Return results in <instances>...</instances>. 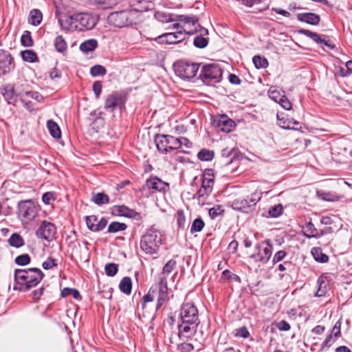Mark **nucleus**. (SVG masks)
I'll return each mask as SVG.
<instances>
[{
	"instance_id": "nucleus-26",
	"label": "nucleus",
	"mask_w": 352,
	"mask_h": 352,
	"mask_svg": "<svg viewBox=\"0 0 352 352\" xmlns=\"http://www.w3.org/2000/svg\"><path fill=\"white\" fill-rule=\"evenodd\" d=\"M98 46L96 39L91 38L82 42L79 47L81 52L85 54L94 51Z\"/></svg>"
},
{
	"instance_id": "nucleus-49",
	"label": "nucleus",
	"mask_w": 352,
	"mask_h": 352,
	"mask_svg": "<svg viewBox=\"0 0 352 352\" xmlns=\"http://www.w3.org/2000/svg\"><path fill=\"white\" fill-rule=\"evenodd\" d=\"M177 264V262L174 259L169 260L164 266L162 270V275H164L163 277H166L168 276L173 270Z\"/></svg>"
},
{
	"instance_id": "nucleus-46",
	"label": "nucleus",
	"mask_w": 352,
	"mask_h": 352,
	"mask_svg": "<svg viewBox=\"0 0 352 352\" xmlns=\"http://www.w3.org/2000/svg\"><path fill=\"white\" fill-rule=\"evenodd\" d=\"M283 210V207L281 204H276L272 206L268 210V214L270 217L276 218L279 217Z\"/></svg>"
},
{
	"instance_id": "nucleus-1",
	"label": "nucleus",
	"mask_w": 352,
	"mask_h": 352,
	"mask_svg": "<svg viewBox=\"0 0 352 352\" xmlns=\"http://www.w3.org/2000/svg\"><path fill=\"white\" fill-rule=\"evenodd\" d=\"M180 323L177 328L179 336L186 338L195 336L199 324V311L192 302H184L181 306L179 314Z\"/></svg>"
},
{
	"instance_id": "nucleus-39",
	"label": "nucleus",
	"mask_w": 352,
	"mask_h": 352,
	"mask_svg": "<svg viewBox=\"0 0 352 352\" xmlns=\"http://www.w3.org/2000/svg\"><path fill=\"white\" fill-rule=\"evenodd\" d=\"M317 284L318 289L315 294L316 296H324L327 292V283L322 278H318Z\"/></svg>"
},
{
	"instance_id": "nucleus-14",
	"label": "nucleus",
	"mask_w": 352,
	"mask_h": 352,
	"mask_svg": "<svg viewBox=\"0 0 352 352\" xmlns=\"http://www.w3.org/2000/svg\"><path fill=\"white\" fill-rule=\"evenodd\" d=\"M153 298L157 300L156 309H159L168 300L166 277H160V281L151 287Z\"/></svg>"
},
{
	"instance_id": "nucleus-48",
	"label": "nucleus",
	"mask_w": 352,
	"mask_h": 352,
	"mask_svg": "<svg viewBox=\"0 0 352 352\" xmlns=\"http://www.w3.org/2000/svg\"><path fill=\"white\" fill-rule=\"evenodd\" d=\"M225 210L223 209V207L221 205H216L213 208H210L209 210V216L212 219H215L219 215H221L224 213Z\"/></svg>"
},
{
	"instance_id": "nucleus-28",
	"label": "nucleus",
	"mask_w": 352,
	"mask_h": 352,
	"mask_svg": "<svg viewBox=\"0 0 352 352\" xmlns=\"http://www.w3.org/2000/svg\"><path fill=\"white\" fill-rule=\"evenodd\" d=\"M302 229L304 235L307 238H318V230L311 221L307 223Z\"/></svg>"
},
{
	"instance_id": "nucleus-32",
	"label": "nucleus",
	"mask_w": 352,
	"mask_h": 352,
	"mask_svg": "<svg viewBox=\"0 0 352 352\" xmlns=\"http://www.w3.org/2000/svg\"><path fill=\"white\" fill-rule=\"evenodd\" d=\"M54 45L57 52L64 53L67 49V43L65 38L59 35L57 36L54 40Z\"/></svg>"
},
{
	"instance_id": "nucleus-25",
	"label": "nucleus",
	"mask_w": 352,
	"mask_h": 352,
	"mask_svg": "<svg viewBox=\"0 0 352 352\" xmlns=\"http://www.w3.org/2000/svg\"><path fill=\"white\" fill-rule=\"evenodd\" d=\"M212 190H208L205 187H201L197 191L193 198L197 199L198 204L204 206L207 204V200L212 193Z\"/></svg>"
},
{
	"instance_id": "nucleus-11",
	"label": "nucleus",
	"mask_w": 352,
	"mask_h": 352,
	"mask_svg": "<svg viewBox=\"0 0 352 352\" xmlns=\"http://www.w3.org/2000/svg\"><path fill=\"white\" fill-rule=\"evenodd\" d=\"M177 138L170 135L156 134L155 142L158 151L162 154H166L171 151L179 148Z\"/></svg>"
},
{
	"instance_id": "nucleus-35",
	"label": "nucleus",
	"mask_w": 352,
	"mask_h": 352,
	"mask_svg": "<svg viewBox=\"0 0 352 352\" xmlns=\"http://www.w3.org/2000/svg\"><path fill=\"white\" fill-rule=\"evenodd\" d=\"M92 201L98 206L109 203V196L104 192H98L92 197Z\"/></svg>"
},
{
	"instance_id": "nucleus-23",
	"label": "nucleus",
	"mask_w": 352,
	"mask_h": 352,
	"mask_svg": "<svg viewBox=\"0 0 352 352\" xmlns=\"http://www.w3.org/2000/svg\"><path fill=\"white\" fill-rule=\"evenodd\" d=\"M296 18L300 22L312 25H317L320 21V16L313 12L298 13Z\"/></svg>"
},
{
	"instance_id": "nucleus-20",
	"label": "nucleus",
	"mask_w": 352,
	"mask_h": 352,
	"mask_svg": "<svg viewBox=\"0 0 352 352\" xmlns=\"http://www.w3.org/2000/svg\"><path fill=\"white\" fill-rule=\"evenodd\" d=\"M111 212L113 215L122 216L128 218H133L136 220L142 219L140 213L133 209H131L124 205L114 206L111 208Z\"/></svg>"
},
{
	"instance_id": "nucleus-50",
	"label": "nucleus",
	"mask_w": 352,
	"mask_h": 352,
	"mask_svg": "<svg viewBox=\"0 0 352 352\" xmlns=\"http://www.w3.org/2000/svg\"><path fill=\"white\" fill-rule=\"evenodd\" d=\"M118 271V265L116 263H108L104 267V272L108 276H115Z\"/></svg>"
},
{
	"instance_id": "nucleus-22",
	"label": "nucleus",
	"mask_w": 352,
	"mask_h": 352,
	"mask_svg": "<svg viewBox=\"0 0 352 352\" xmlns=\"http://www.w3.org/2000/svg\"><path fill=\"white\" fill-rule=\"evenodd\" d=\"M298 32L301 34H303L307 37L311 38L314 41L318 44H324L329 49L333 50L336 47L335 45L329 42V41H327L325 39L324 35L318 34L316 32H311L309 30L302 29L298 30Z\"/></svg>"
},
{
	"instance_id": "nucleus-21",
	"label": "nucleus",
	"mask_w": 352,
	"mask_h": 352,
	"mask_svg": "<svg viewBox=\"0 0 352 352\" xmlns=\"http://www.w3.org/2000/svg\"><path fill=\"white\" fill-rule=\"evenodd\" d=\"M214 124L217 129L226 133L231 132L236 126L234 121L226 115H221L219 118L215 119Z\"/></svg>"
},
{
	"instance_id": "nucleus-16",
	"label": "nucleus",
	"mask_w": 352,
	"mask_h": 352,
	"mask_svg": "<svg viewBox=\"0 0 352 352\" xmlns=\"http://www.w3.org/2000/svg\"><path fill=\"white\" fill-rule=\"evenodd\" d=\"M126 100L118 92H113L107 96L104 108L106 111L113 113L116 109L122 110L125 107Z\"/></svg>"
},
{
	"instance_id": "nucleus-54",
	"label": "nucleus",
	"mask_w": 352,
	"mask_h": 352,
	"mask_svg": "<svg viewBox=\"0 0 352 352\" xmlns=\"http://www.w3.org/2000/svg\"><path fill=\"white\" fill-rule=\"evenodd\" d=\"M176 218L178 227L182 229L184 228L186 217L184 211L182 210H178L177 212Z\"/></svg>"
},
{
	"instance_id": "nucleus-19",
	"label": "nucleus",
	"mask_w": 352,
	"mask_h": 352,
	"mask_svg": "<svg viewBox=\"0 0 352 352\" xmlns=\"http://www.w3.org/2000/svg\"><path fill=\"white\" fill-rule=\"evenodd\" d=\"M14 67L11 54L8 51L0 49V76L9 73Z\"/></svg>"
},
{
	"instance_id": "nucleus-30",
	"label": "nucleus",
	"mask_w": 352,
	"mask_h": 352,
	"mask_svg": "<svg viewBox=\"0 0 352 352\" xmlns=\"http://www.w3.org/2000/svg\"><path fill=\"white\" fill-rule=\"evenodd\" d=\"M47 126L51 135L54 138H60L61 137V132L58 125L53 120H48Z\"/></svg>"
},
{
	"instance_id": "nucleus-36",
	"label": "nucleus",
	"mask_w": 352,
	"mask_h": 352,
	"mask_svg": "<svg viewBox=\"0 0 352 352\" xmlns=\"http://www.w3.org/2000/svg\"><path fill=\"white\" fill-rule=\"evenodd\" d=\"M199 33L200 34L195 37L193 44L197 48H204L208 45L209 38H205L204 36L208 35V34H201V32Z\"/></svg>"
},
{
	"instance_id": "nucleus-4",
	"label": "nucleus",
	"mask_w": 352,
	"mask_h": 352,
	"mask_svg": "<svg viewBox=\"0 0 352 352\" xmlns=\"http://www.w3.org/2000/svg\"><path fill=\"white\" fill-rule=\"evenodd\" d=\"M164 237L162 232L154 226L147 229L140 241V248L146 254L152 255L158 251Z\"/></svg>"
},
{
	"instance_id": "nucleus-31",
	"label": "nucleus",
	"mask_w": 352,
	"mask_h": 352,
	"mask_svg": "<svg viewBox=\"0 0 352 352\" xmlns=\"http://www.w3.org/2000/svg\"><path fill=\"white\" fill-rule=\"evenodd\" d=\"M155 16V18L162 23H169L176 21V15L173 14L165 13L163 12H157Z\"/></svg>"
},
{
	"instance_id": "nucleus-61",
	"label": "nucleus",
	"mask_w": 352,
	"mask_h": 352,
	"mask_svg": "<svg viewBox=\"0 0 352 352\" xmlns=\"http://www.w3.org/2000/svg\"><path fill=\"white\" fill-rule=\"evenodd\" d=\"M177 350L179 352H192L194 350V346L190 343L183 342L178 345Z\"/></svg>"
},
{
	"instance_id": "nucleus-47",
	"label": "nucleus",
	"mask_w": 352,
	"mask_h": 352,
	"mask_svg": "<svg viewBox=\"0 0 352 352\" xmlns=\"http://www.w3.org/2000/svg\"><path fill=\"white\" fill-rule=\"evenodd\" d=\"M237 153V150L232 148L228 149L225 148L221 151V155L226 158H230V160H228L226 162L227 164L231 163L233 161V159L235 157Z\"/></svg>"
},
{
	"instance_id": "nucleus-44",
	"label": "nucleus",
	"mask_w": 352,
	"mask_h": 352,
	"mask_svg": "<svg viewBox=\"0 0 352 352\" xmlns=\"http://www.w3.org/2000/svg\"><path fill=\"white\" fill-rule=\"evenodd\" d=\"M20 94L27 97L28 99L32 98L38 102H41L43 100V97L37 91H29L20 92Z\"/></svg>"
},
{
	"instance_id": "nucleus-33",
	"label": "nucleus",
	"mask_w": 352,
	"mask_h": 352,
	"mask_svg": "<svg viewBox=\"0 0 352 352\" xmlns=\"http://www.w3.org/2000/svg\"><path fill=\"white\" fill-rule=\"evenodd\" d=\"M8 243L10 246L19 248L24 245V240L20 234L14 233L8 239Z\"/></svg>"
},
{
	"instance_id": "nucleus-55",
	"label": "nucleus",
	"mask_w": 352,
	"mask_h": 352,
	"mask_svg": "<svg viewBox=\"0 0 352 352\" xmlns=\"http://www.w3.org/2000/svg\"><path fill=\"white\" fill-rule=\"evenodd\" d=\"M222 278L230 280L240 282V277L228 270H226L223 272Z\"/></svg>"
},
{
	"instance_id": "nucleus-40",
	"label": "nucleus",
	"mask_w": 352,
	"mask_h": 352,
	"mask_svg": "<svg viewBox=\"0 0 352 352\" xmlns=\"http://www.w3.org/2000/svg\"><path fill=\"white\" fill-rule=\"evenodd\" d=\"M311 253L316 261L320 263H327L329 261V256L327 254L322 253L320 249L313 248Z\"/></svg>"
},
{
	"instance_id": "nucleus-56",
	"label": "nucleus",
	"mask_w": 352,
	"mask_h": 352,
	"mask_svg": "<svg viewBox=\"0 0 352 352\" xmlns=\"http://www.w3.org/2000/svg\"><path fill=\"white\" fill-rule=\"evenodd\" d=\"M58 263L56 262V260L54 258H52L51 257H49L46 261H45L42 263V267L45 270H50L53 267H57Z\"/></svg>"
},
{
	"instance_id": "nucleus-38",
	"label": "nucleus",
	"mask_w": 352,
	"mask_h": 352,
	"mask_svg": "<svg viewBox=\"0 0 352 352\" xmlns=\"http://www.w3.org/2000/svg\"><path fill=\"white\" fill-rule=\"evenodd\" d=\"M21 57L23 60L29 63H34L38 60V56L36 52L30 50L22 51Z\"/></svg>"
},
{
	"instance_id": "nucleus-41",
	"label": "nucleus",
	"mask_w": 352,
	"mask_h": 352,
	"mask_svg": "<svg viewBox=\"0 0 352 352\" xmlns=\"http://www.w3.org/2000/svg\"><path fill=\"white\" fill-rule=\"evenodd\" d=\"M197 157L201 161H210L214 157V152L206 148H203L198 153Z\"/></svg>"
},
{
	"instance_id": "nucleus-29",
	"label": "nucleus",
	"mask_w": 352,
	"mask_h": 352,
	"mask_svg": "<svg viewBox=\"0 0 352 352\" xmlns=\"http://www.w3.org/2000/svg\"><path fill=\"white\" fill-rule=\"evenodd\" d=\"M119 288L124 294L126 295L130 294L132 289L131 278L129 276L124 277L119 284Z\"/></svg>"
},
{
	"instance_id": "nucleus-12",
	"label": "nucleus",
	"mask_w": 352,
	"mask_h": 352,
	"mask_svg": "<svg viewBox=\"0 0 352 352\" xmlns=\"http://www.w3.org/2000/svg\"><path fill=\"white\" fill-rule=\"evenodd\" d=\"M261 196L258 192H253L247 198H239L232 201V208L243 212L249 213L255 209L257 202L261 199Z\"/></svg>"
},
{
	"instance_id": "nucleus-24",
	"label": "nucleus",
	"mask_w": 352,
	"mask_h": 352,
	"mask_svg": "<svg viewBox=\"0 0 352 352\" xmlns=\"http://www.w3.org/2000/svg\"><path fill=\"white\" fill-rule=\"evenodd\" d=\"M2 94L5 100L9 104H14L17 98L19 97V93H15L12 85H6L4 86L2 90Z\"/></svg>"
},
{
	"instance_id": "nucleus-45",
	"label": "nucleus",
	"mask_w": 352,
	"mask_h": 352,
	"mask_svg": "<svg viewBox=\"0 0 352 352\" xmlns=\"http://www.w3.org/2000/svg\"><path fill=\"white\" fill-rule=\"evenodd\" d=\"M107 73V70L104 67L100 65H96L91 67L90 74L92 76H104Z\"/></svg>"
},
{
	"instance_id": "nucleus-63",
	"label": "nucleus",
	"mask_w": 352,
	"mask_h": 352,
	"mask_svg": "<svg viewBox=\"0 0 352 352\" xmlns=\"http://www.w3.org/2000/svg\"><path fill=\"white\" fill-rule=\"evenodd\" d=\"M341 322L340 321H338L336 322L334 326L332 328L331 333L332 336L335 338H338L341 336Z\"/></svg>"
},
{
	"instance_id": "nucleus-53",
	"label": "nucleus",
	"mask_w": 352,
	"mask_h": 352,
	"mask_svg": "<svg viewBox=\"0 0 352 352\" xmlns=\"http://www.w3.org/2000/svg\"><path fill=\"white\" fill-rule=\"evenodd\" d=\"M19 95L21 101L23 104V107L29 111H32L34 110V103L20 93H19Z\"/></svg>"
},
{
	"instance_id": "nucleus-8",
	"label": "nucleus",
	"mask_w": 352,
	"mask_h": 352,
	"mask_svg": "<svg viewBox=\"0 0 352 352\" xmlns=\"http://www.w3.org/2000/svg\"><path fill=\"white\" fill-rule=\"evenodd\" d=\"M222 70L217 64H207L202 66L199 78L206 85L220 82Z\"/></svg>"
},
{
	"instance_id": "nucleus-58",
	"label": "nucleus",
	"mask_w": 352,
	"mask_h": 352,
	"mask_svg": "<svg viewBox=\"0 0 352 352\" xmlns=\"http://www.w3.org/2000/svg\"><path fill=\"white\" fill-rule=\"evenodd\" d=\"M85 221L89 230L92 231V229L95 226V224L98 221V217L96 215L87 216L85 217Z\"/></svg>"
},
{
	"instance_id": "nucleus-59",
	"label": "nucleus",
	"mask_w": 352,
	"mask_h": 352,
	"mask_svg": "<svg viewBox=\"0 0 352 352\" xmlns=\"http://www.w3.org/2000/svg\"><path fill=\"white\" fill-rule=\"evenodd\" d=\"M275 326L280 331H288L291 329L290 324L285 320L276 322Z\"/></svg>"
},
{
	"instance_id": "nucleus-2",
	"label": "nucleus",
	"mask_w": 352,
	"mask_h": 352,
	"mask_svg": "<svg viewBox=\"0 0 352 352\" xmlns=\"http://www.w3.org/2000/svg\"><path fill=\"white\" fill-rule=\"evenodd\" d=\"M98 19L89 12H79L58 19V23L65 31L84 32L91 30L96 25Z\"/></svg>"
},
{
	"instance_id": "nucleus-60",
	"label": "nucleus",
	"mask_w": 352,
	"mask_h": 352,
	"mask_svg": "<svg viewBox=\"0 0 352 352\" xmlns=\"http://www.w3.org/2000/svg\"><path fill=\"white\" fill-rule=\"evenodd\" d=\"M287 255V253L285 250H279L278 251L274 256L272 258L273 264H276L278 262L283 261Z\"/></svg>"
},
{
	"instance_id": "nucleus-42",
	"label": "nucleus",
	"mask_w": 352,
	"mask_h": 352,
	"mask_svg": "<svg viewBox=\"0 0 352 352\" xmlns=\"http://www.w3.org/2000/svg\"><path fill=\"white\" fill-rule=\"evenodd\" d=\"M253 63L257 69L266 68L268 66L267 60L259 55L254 56L252 58Z\"/></svg>"
},
{
	"instance_id": "nucleus-37",
	"label": "nucleus",
	"mask_w": 352,
	"mask_h": 352,
	"mask_svg": "<svg viewBox=\"0 0 352 352\" xmlns=\"http://www.w3.org/2000/svg\"><path fill=\"white\" fill-rule=\"evenodd\" d=\"M126 228L127 226L126 223L113 221L109 225L107 232L109 233H116L120 231H124Z\"/></svg>"
},
{
	"instance_id": "nucleus-3",
	"label": "nucleus",
	"mask_w": 352,
	"mask_h": 352,
	"mask_svg": "<svg viewBox=\"0 0 352 352\" xmlns=\"http://www.w3.org/2000/svg\"><path fill=\"white\" fill-rule=\"evenodd\" d=\"M44 274L36 267L16 269L14 272V280L21 292H28L36 287L43 278Z\"/></svg>"
},
{
	"instance_id": "nucleus-10",
	"label": "nucleus",
	"mask_w": 352,
	"mask_h": 352,
	"mask_svg": "<svg viewBox=\"0 0 352 352\" xmlns=\"http://www.w3.org/2000/svg\"><path fill=\"white\" fill-rule=\"evenodd\" d=\"M273 251V245L270 239H266L257 243L254 247V252L250 258L255 262L267 263L270 259Z\"/></svg>"
},
{
	"instance_id": "nucleus-51",
	"label": "nucleus",
	"mask_w": 352,
	"mask_h": 352,
	"mask_svg": "<svg viewBox=\"0 0 352 352\" xmlns=\"http://www.w3.org/2000/svg\"><path fill=\"white\" fill-rule=\"evenodd\" d=\"M21 42L22 45L25 47H31L33 45V39L31 36V33L28 31L24 32L21 36Z\"/></svg>"
},
{
	"instance_id": "nucleus-27",
	"label": "nucleus",
	"mask_w": 352,
	"mask_h": 352,
	"mask_svg": "<svg viewBox=\"0 0 352 352\" xmlns=\"http://www.w3.org/2000/svg\"><path fill=\"white\" fill-rule=\"evenodd\" d=\"M43 20V14L38 9H33L30 11L28 21L30 24L37 26Z\"/></svg>"
},
{
	"instance_id": "nucleus-62",
	"label": "nucleus",
	"mask_w": 352,
	"mask_h": 352,
	"mask_svg": "<svg viewBox=\"0 0 352 352\" xmlns=\"http://www.w3.org/2000/svg\"><path fill=\"white\" fill-rule=\"evenodd\" d=\"M283 96L284 95H282L278 90L273 89L272 87L269 90L270 98L276 102H278Z\"/></svg>"
},
{
	"instance_id": "nucleus-13",
	"label": "nucleus",
	"mask_w": 352,
	"mask_h": 352,
	"mask_svg": "<svg viewBox=\"0 0 352 352\" xmlns=\"http://www.w3.org/2000/svg\"><path fill=\"white\" fill-rule=\"evenodd\" d=\"M200 64L180 61L174 65L175 72L178 76L183 79L194 78L199 69Z\"/></svg>"
},
{
	"instance_id": "nucleus-15",
	"label": "nucleus",
	"mask_w": 352,
	"mask_h": 352,
	"mask_svg": "<svg viewBox=\"0 0 352 352\" xmlns=\"http://www.w3.org/2000/svg\"><path fill=\"white\" fill-rule=\"evenodd\" d=\"M56 227L55 225L46 220L43 221L37 230L35 234L38 239L45 240L48 242L52 241L56 238Z\"/></svg>"
},
{
	"instance_id": "nucleus-6",
	"label": "nucleus",
	"mask_w": 352,
	"mask_h": 352,
	"mask_svg": "<svg viewBox=\"0 0 352 352\" xmlns=\"http://www.w3.org/2000/svg\"><path fill=\"white\" fill-rule=\"evenodd\" d=\"M175 19L176 21H181L182 31L184 32V35H191L198 32L208 34V30L199 23V18L195 15H176Z\"/></svg>"
},
{
	"instance_id": "nucleus-43",
	"label": "nucleus",
	"mask_w": 352,
	"mask_h": 352,
	"mask_svg": "<svg viewBox=\"0 0 352 352\" xmlns=\"http://www.w3.org/2000/svg\"><path fill=\"white\" fill-rule=\"evenodd\" d=\"M205 226V223L201 218H197L195 219L190 228V232L192 234L195 232H201L204 227Z\"/></svg>"
},
{
	"instance_id": "nucleus-34",
	"label": "nucleus",
	"mask_w": 352,
	"mask_h": 352,
	"mask_svg": "<svg viewBox=\"0 0 352 352\" xmlns=\"http://www.w3.org/2000/svg\"><path fill=\"white\" fill-rule=\"evenodd\" d=\"M317 195L319 198L327 201H338L340 198L338 195L332 192L318 191Z\"/></svg>"
},
{
	"instance_id": "nucleus-5",
	"label": "nucleus",
	"mask_w": 352,
	"mask_h": 352,
	"mask_svg": "<svg viewBox=\"0 0 352 352\" xmlns=\"http://www.w3.org/2000/svg\"><path fill=\"white\" fill-rule=\"evenodd\" d=\"M175 19L176 21H181L182 31L184 32V35H191L198 32L208 34V30L199 23V18L195 15H176Z\"/></svg>"
},
{
	"instance_id": "nucleus-52",
	"label": "nucleus",
	"mask_w": 352,
	"mask_h": 352,
	"mask_svg": "<svg viewBox=\"0 0 352 352\" xmlns=\"http://www.w3.org/2000/svg\"><path fill=\"white\" fill-rule=\"evenodd\" d=\"M31 261V258L28 254H23L16 257L15 263L19 265H26Z\"/></svg>"
},
{
	"instance_id": "nucleus-57",
	"label": "nucleus",
	"mask_w": 352,
	"mask_h": 352,
	"mask_svg": "<svg viewBox=\"0 0 352 352\" xmlns=\"http://www.w3.org/2000/svg\"><path fill=\"white\" fill-rule=\"evenodd\" d=\"M107 225V220L104 217H102L99 221H97L95 226L92 229V232H100Z\"/></svg>"
},
{
	"instance_id": "nucleus-18",
	"label": "nucleus",
	"mask_w": 352,
	"mask_h": 352,
	"mask_svg": "<svg viewBox=\"0 0 352 352\" xmlns=\"http://www.w3.org/2000/svg\"><path fill=\"white\" fill-rule=\"evenodd\" d=\"M185 39L184 32L178 30L175 32L164 33L155 38L160 44H177Z\"/></svg>"
},
{
	"instance_id": "nucleus-64",
	"label": "nucleus",
	"mask_w": 352,
	"mask_h": 352,
	"mask_svg": "<svg viewBox=\"0 0 352 352\" xmlns=\"http://www.w3.org/2000/svg\"><path fill=\"white\" fill-rule=\"evenodd\" d=\"M235 336L237 337L248 338L250 336V333L245 327H242L236 330Z\"/></svg>"
},
{
	"instance_id": "nucleus-17",
	"label": "nucleus",
	"mask_w": 352,
	"mask_h": 352,
	"mask_svg": "<svg viewBox=\"0 0 352 352\" xmlns=\"http://www.w3.org/2000/svg\"><path fill=\"white\" fill-rule=\"evenodd\" d=\"M142 190H153L159 192H166L169 190V184L164 182L157 177H151L147 179Z\"/></svg>"
},
{
	"instance_id": "nucleus-9",
	"label": "nucleus",
	"mask_w": 352,
	"mask_h": 352,
	"mask_svg": "<svg viewBox=\"0 0 352 352\" xmlns=\"http://www.w3.org/2000/svg\"><path fill=\"white\" fill-rule=\"evenodd\" d=\"M135 13L132 10H122L111 13L108 17V23L115 27L121 28L132 25L134 23Z\"/></svg>"
},
{
	"instance_id": "nucleus-7",
	"label": "nucleus",
	"mask_w": 352,
	"mask_h": 352,
	"mask_svg": "<svg viewBox=\"0 0 352 352\" xmlns=\"http://www.w3.org/2000/svg\"><path fill=\"white\" fill-rule=\"evenodd\" d=\"M38 208L32 199L20 201L16 207V214L21 222L33 221L38 214Z\"/></svg>"
}]
</instances>
